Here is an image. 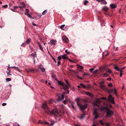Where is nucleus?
Listing matches in <instances>:
<instances>
[{
  "instance_id": "23",
  "label": "nucleus",
  "mask_w": 126,
  "mask_h": 126,
  "mask_svg": "<svg viewBox=\"0 0 126 126\" xmlns=\"http://www.w3.org/2000/svg\"><path fill=\"white\" fill-rule=\"evenodd\" d=\"M94 102L98 104H100L101 103V101H100L99 99H96Z\"/></svg>"
},
{
  "instance_id": "2",
  "label": "nucleus",
  "mask_w": 126,
  "mask_h": 126,
  "mask_svg": "<svg viewBox=\"0 0 126 126\" xmlns=\"http://www.w3.org/2000/svg\"><path fill=\"white\" fill-rule=\"evenodd\" d=\"M77 105L79 107L80 110L81 111L84 110L87 108V104L86 103L81 105L80 103H77Z\"/></svg>"
},
{
  "instance_id": "47",
  "label": "nucleus",
  "mask_w": 126,
  "mask_h": 126,
  "mask_svg": "<svg viewBox=\"0 0 126 126\" xmlns=\"http://www.w3.org/2000/svg\"><path fill=\"white\" fill-rule=\"evenodd\" d=\"M98 2H101L105 1L106 0H96Z\"/></svg>"
},
{
  "instance_id": "4",
  "label": "nucleus",
  "mask_w": 126,
  "mask_h": 126,
  "mask_svg": "<svg viewBox=\"0 0 126 126\" xmlns=\"http://www.w3.org/2000/svg\"><path fill=\"white\" fill-rule=\"evenodd\" d=\"M65 93H63L62 94H58L56 95V96L58 97L59 98L57 99V101H59L62 100L63 99L64 96V95Z\"/></svg>"
},
{
  "instance_id": "44",
  "label": "nucleus",
  "mask_w": 126,
  "mask_h": 126,
  "mask_svg": "<svg viewBox=\"0 0 126 126\" xmlns=\"http://www.w3.org/2000/svg\"><path fill=\"white\" fill-rule=\"evenodd\" d=\"M95 115V117H94L95 119L99 117V116L98 115H97V114L95 115Z\"/></svg>"
},
{
  "instance_id": "26",
  "label": "nucleus",
  "mask_w": 126,
  "mask_h": 126,
  "mask_svg": "<svg viewBox=\"0 0 126 126\" xmlns=\"http://www.w3.org/2000/svg\"><path fill=\"white\" fill-rule=\"evenodd\" d=\"M55 123V122L53 121H51V123L50 125L48 126H53Z\"/></svg>"
},
{
  "instance_id": "53",
  "label": "nucleus",
  "mask_w": 126,
  "mask_h": 126,
  "mask_svg": "<svg viewBox=\"0 0 126 126\" xmlns=\"http://www.w3.org/2000/svg\"><path fill=\"white\" fill-rule=\"evenodd\" d=\"M65 52L66 53H67V54H69L70 53L69 52L67 51V50L66 49L65 51Z\"/></svg>"
},
{
  "instance_id": "46",
  "label": "nucleus",
  "mask_w": 126,
  "mask_h": 126,
  "mask_svg": "<svg viewBox=\"0 0 126 126\" xmlns=\"http://www.w3.org/2000/svg\"><path fill=\"white\" fill-rule=\"evenodd\" d=\"M77 77L78 78H79V79H82V78H81V77H80L78 75H77Z\"/></svg>"
},
{
  "instance_id": "45",
  "label": "nucleus",
  "mask_w": 126,
  "mask_h": 126,
  "mask_svg": "<svg viewBox=\"0 0 126 126\" xmlns=\"http://www.w3.org/2000/svg\"><path fill=\"white\" fill-rule=\"evenodd\" d=\"M62 58V57L61 56H59L58 57V59L59 60V61H60L61 59Z\"/></svg>"
},
{
  "instance_id": "6",
  "label": "nucleus",
  "mask_w": 126,
  "mask_h": 126,
  "mask_svg": "<svg viewBox=\"0 0 126 126\" xmlns=\"http://www.w3.org/2000/svg\"><path fill=\"white\" fill-rule=\"evenodd\" d=\"M108 109V108L106 107L101 106L100 108V110L102 112H104L105 111H106Z\"/></svg>"
},
{
  "instance_id": "60",
  "label": "nucleus",
  "mask_w": 126,
  "mask_h": 126,
  "mask_svg": "<svg viewBox=\"0 0 126 126\" xmlns=\"http://www.w3.org/2000/svg\"><path fill=\"white\" fill-rule=\"evenodd\" d=\"M66 100V101H69L70 102V103L71 102V101L70 100V99L69 98H67Z\"/></svg>"
},
{
  "instance_id": "63",
  "label": "nucleus",
  "mask_w": 126,
  "mask_h": 126,
  "mask_svg": "<svg viewBox=\"0 0 126 126\" xmlns=\"http://www.w3.org/2000/svg\"><path fill=\"white\" fill-rule=\"evenodd\" d=\"M105 124L107 126H110L109 123H105Z\"/></svg>"
},
{
  "instance_id": "62",
  "label": "nucleus",
  "mask_w": 126,
  "mask_h": 126,
  "mask_svg": "<svg viewBox=\"0 0 126 126\" xmlns=\"http://www.w3.org/2000/svg\"><path fill=\"white\" fill-rule=\"evenodd\" d=\"M6 105V104L5 103H3L2 104V105L3 106H4Z\"/></svg>"
},
{
  "instance_id": "36",
  "label": "nucleus",
  "mask_w": 126,
  "mask_h": 126,
  "mask_svg": "<svg viewBox=\"0 0 126 126\" xmlns=\"http://www.w3.org/2000/svg\"><path fill=\"white\" fill-rule=\"evenodd\" d=\"M65 82L67 84V85H68V86H70V84L68 83V81L67 80H65Z\"/></svg>"
},
{
  "instance_id": "9",
  "label": "nucleus",
  "mask_w": 126,
  "mask_h": 126,
  "mask_svg": "<svg viewBox=\"0 0 126 126\" xmlns=\"http://www.w3.org/2000/svg\"><path fill=\"white\" fill-rule=\"evenodd\" d=\"M56 41L54 39L51 40L50 41L51 44L53 45H55L56 44Z\"/></svg>"
},
{
  "instance_id": "50",
  "label": "nucleus",
  "mask_w": 126,
  "mask_h": 126,
  "mask_svg": "<svg viewBox=\"0 0 126 126\" xmlns=\"http://www.w3.org/2000/svg\"><path fill=\"white\" fill-rule=\"evenodd\" d=\"M86 94L87 95L89 96H90L91 95L90 93L89 92H87L86 93Z\"/></svg>"
},
{
  "instance_id": "3",
  "label": "nucleus",
  "mask_w": 126,
  "mask_h": 126,
  "mask_svg": "<svg viewBox=\"0 0 126 126\" xmlns=\"http://www.w3.org/2000/svg\"><path fill=\"white\" fill-rule=\"evenodd\" d=\"M106 117H110L113 114V112L111 110L108 109L106 111Z\"/></svg>"
},
{
  "instance_id": "11",
  "label": "nucleus",
  "mask_w": 126,
  "mask_h": 126,
  "mask_svg": "<svg viewBox=\"0 0 126 126\" xmlns=\"http://www.w3.org/2000/svg\"><path fill=\"white\" fill-rule=\"evenodd\" d=\"M62 86L63 87V89L65 90H67L68 89V87L70 86H68L67 85H66L64 83Z\"/></svg>"
},
{
  "instance_id": "7",
  "label": "nucleus",
  "mask_w": 126,
  "mask_h": 126,
  "mask_svg": "<svg viewBox=\"0 0 126 126\" xmlns=\"http://www.w3.org/2000/svg\"><path fill=\"white\" fill-rule=\"evenodd\" d=\"M26 70L28 72H33L35 71V69L33 68H28L26 69Z\"/></svg>"
},
{
  "instance_id": "16",
  "label": "nucleus",
  "mask_w": 126,
  "mask_h": 126,
  "mask_svg": "<svg viewBox=\"0 0 126 126\" xmlns=\"http://www.w3.org/2000/svg\"><path fill=\"white\" fill-rule=\"evenodd\" d=\"M102 9L104 11H108V7L107 6H104L102 8Z\"/></svg>"
},
{
  "instance_id": "29",
  "label": "nucleus",
  "mask_w": 126,
  "mask_h": 126,
  "mask_svg": "<svg viewBox=\"0 0 126 126\" xmlns=\"http://www.w3.org/2000/svg\"><path fill=\"white\" fill-rule=\"evenodd\" d=\"M99 122L100 123V124L102 125H103L104 124H105V123H103V122L101 120H99Z\"/></svg>"
},
{
  "instance_id": "64",
  "label": "nucleus",
  "mask_w": 126,
  "mask_h": 126,
  "mask_svg": "<svg viewBox=\"0 0 126 126\" xmlns=\"http://www.w3.org/2000/svg\"><path fill=\"white\" fill-rule=\"evenodd\" d=\"M80 86H80V85H78L77 86V87H78V89L79 90H80V89L81 88Z\"/></svg>"
},
{
  "instance_id": "37",
  "label": "nucleus",
  "mask_w": 126,
  "mask_h": 126,
  "mask_svg": "<svg viewBox=\"0 0 126 126\" xmlns=\"http://www.w3.org/2000/svg\"><path fill=\"white\" fill-rule=\"evenodd\" d=\"M11 80V79L10 78H7L6 79V80L7 81H10Z\"/></svg>"
},
{
  "instance_id": "33",
  "label": "nucleus",
  "mask_w": 126,
  "mask_h": 126,
  "mask_svg": "<svg viewBox=\"0 0 126 126\" xmlns=\"http://www.w3.org/2000/svg\"><path fill=\"white\" fill-rule=\"evenodd\" d=\"M20 4L23 7L25 8V4L24 2H21L20 3Z\"/></svg>"
},
{
  "instance_id": "42",
  "label": "nucleus",
  "mask_w": 126,
  "mask_h": 126,
  "mask_svg": "<svg viewBox=\"0 0 126 126\" xmlns=\"http://www.w3.org/2000/svg\"><path fill=\"white\" fill-rule=\"evenodd\" d=\"M107 72L109 74H110L111 73V71L110 69H109L107 71Z\"/></svg>"
},
{
  "instance_id": "61",
  "label": "nucleus",
  "mask_w": 126,
  "mask_h": 126,
  "mask_svg": "<svg viewBox=\"0 0 126 126\" xmlns=\"http://www.w3.org/2000/svg\"><path fill=\"white\" fill-rule=\"evenodd\" d=\"M60 63V61H58L57 62V65L59 66Z\"/></svg>"
},
{
  "instance_id": "19",
  "label": "nucleus",
  "mask_w": 126,
  "mask_h": 126,
  "mask_svg": "<svg viewBox=\"0 0 126 126\" xmlns=\"http://www.w3.org/2000/svg\"><path fill=\"white\" fill-rule=\"evenodd\" d=\"M97 109H94V111L93 113V114L94 115L97 114Z\"/></svg>"
},
{
  "instance_id": "35",
  "label": "nucleus",
  "mask_w": 126,
  "mask_h": 126,
  "mask_svg": "<svg viewBox=\"0 0 126 126\" xmlns=\"http://www.w3.org/2000/svg\"><path fill=\"white\" fill-rule=\"evenodd\" d=\"M64 26H65L64 25H62L60 27V28H61V29L63 30L64 29H63V28L64 27Z\"/></svg>"
},
{
  "instance_id": "39",
  "label": "nucleus",
  "mask_w": 126,
  "mask_h": 126,
  "mask_svg": "<svg viewBox=\"0 0 126 126\" xmlns=\"http://www.w3.org/2000/svg\"><path fill=\"white\" fill-rule=\"evenodd\" d=\"M8 6V5L6 4L4 5H3L2 6V7L3 8H6Z\"/></svg>"
},
{
  "instance_id": "13",
  "label": "nucleus",
  "mask_w": 126,
  "mask_h": 126,
  "mask_svg": "<svg viewBox=\"0 0 126 126\" xmlns=\"http://www.w3.org/2000/svg\"><path fill=\"white\" fill-rule=\"evenodd\" d=\"M114 68L118 71H119L121 73L123 72V71L122 70L120 69V68H118V66H115L114 67Z\"/></svg>"
},
{
  "instance_id": "24",
  "label": "nucleus",
  "mask_w": 126,
  "mask_h": 126,
  "mask_svg": "<svg viewBox=\"0 0 126 126\" xmlns=\"http://www.w3.org/2000/svg\"><path fill=\"white\" fill-rule=\"evenodd\" d=\"M31 56L33 57V58H35V57L36 56V52L32 53L31 54Z\"/></svg>"
},
{
  "instance_id": "58",
  "label": "nucleus",
  "mask_w": 126,
  "mask_h": 126,
  "mask_svg": "<svg viewBox=\"0 0 126 126\" xmlns=\"http://www.w3.org/2000/svg\"><path fill=\"white\" fill-rule=\"evenodd\" d=\"M7 75H11V74H10V71L9 72H7Z\"/></svg>"
},
{
  "instance_id": "8",
  "label": "nucleus",
  "mask_w": 126,
  "mask_h": 126,
  "mask_svg": "<svg viewBox=\"0 0 126 126\" xmlns=\"http://www.w3.org/2000/svg\"><path fill=\"white\" fill-rule=\"evenodd\" d=\"M38 68L39 69H40L42 72H44L45 71V69L43 66L42 65H40L39 67Z\"/></svg>"
},
{
  "instance_id": "21",
  "label": "nucleus",
  "mask_w": 126,
  "mask_h": 126,
  "mask_svg": "<svg viewBox=\"0 0 126 126\" xmlns=\"http://www.w3.org/2000/svg\"><path fill=\"white\" fill-rule=\"evenodd\" d=\"M62 57V58L63 59H65L66 58L68 59V58L66 57V55L65 54L61 56Z\"/></svg>"
},
{
  "instance_id": "17",
  "label": "nucleus",
  "mask_w": 126,
  "mask_h": 126,
  "mask_svg": "<svg viewBox=\"0 0 126 126\" xmlns=\"http://www.w3.org/2000/svg\"><path fill=\"white\" fill-rule=\"evenodd\" d=\"M80 86L82 87L83 88H86L87 87L84 84L81 83L80 84Z\"/></svg>"
},
{
  "instance_id": "55",
  "label": "nucleus",
  "mask_w": 126,
  "mask_h": 126,
  "mask_svg": "<svg viewBox=\"0 0 126 126\" xmlns=\"http://www.w3.org/2000/svg\"><path fill=\"white\" fill-rule=\"evenodd\" d=\"M108 85L109 87H111L112 86V84L111 83H110L108 84Z\"/></svg>"
},
{
  "instance_id": "31",
  "label": "nucleus",
  "mask_w": 126,
  "mask_h": 126,
  "mask_svg": "<svg viewBox=\"0 0 126 126\" xmlns=\"http://www.w3.org/2000/svg\"><path fill=\"white\" fill-rule=\"evenodd\" d=\"M47 11L46 10H45L42 13V14L43 15H45L47 12Z\"/></svg>"
},
{
  "instance_id": "57",
  "label": "nucleus",
  "mask_w": 126,
  "mask_h": 126,
  "mask_svg": "<svg viewBox=\"0 0 126 126\" xmlns=\"http://www.w3.org/2000/svg\"><path fill=\"white\" fill-rule=\"evenodd\" d=\"M66 101L65 100H64L63 101V103L65 104H67Z\"/></svg>"
},
{
  "instance_id": "30",
  "label": "nucleus",
  "mask_w": 126,
  "mask_h": 126,
  "mask_svg": "<svg viewBox=\"0 0 126 126\" xmlns=\"http://www.w3.org/2000/svg\"><path fill=\"white\" fill-rule=\"evenodd\" d=\"M13 126H19V125L16 123L13 124Z\"/></svg>"
},
{
  "instance_id": "1",
  "label": "nucleus",
  "mask_w": 126,
  "mask_h": 126,
  "mask_svg": "<svg viewBox=\"0 0 126 126\" xmlns=\"http://www.w3.org/2000/svg\"><path fill=\"white\" fill-rule=\"evenodd\" d=\"M42 107L46 113L48 114H54L55 116V118L56 120L58 121L60 120L62 113L61 111H58L56 109L53 110L51 111L47 106L46 102H45L43 104Z\"/></svg>"
},
{
  "instance_id": "28",
  "label": "nucleus",
  "mask_w": 126,
  "mask_h": 126,
  "mask_svg": "<svg viewBox=\"0 0 126 126\" xmlns=\"http://www.w3.org/2000/svg\"><path fill=\"white\" fill-rule=\"evenodd\" d=\"M77 67L79 69H83V66L79 65H78Z\"/></svg>"
},
{
  "instance_id": "38",
  "label": "nucleus",
  "mask_w": 126,
  "mask_h": 126,
  "mask_svg": "<svg viewBox=\"0 0 126 126\" xmlns=\"http://www.w3.org/2000/svg\"><path fill=\"white\" fill-rule=\"evenodd\" d=\"M80 98H77L76 99V101H77V103H78V102L79 101V100H80Z\"/></svg>"
},
{
  "instance_id": "32",
  "label": "nucleus",
  "mask_w": 126,
  "mask_h": 126,
  "mask_svg": "<svg viewBox=\"0 0 126 126\" xmlns=\"http://www.w3.org/2000/svg\"><path fill=\"white\" fill-rule=\"evenodd\" d=\"M109 76V75L106 74H103V76L104 77H107Z\"/></svg>"
},
{
  "instance_id": "5",
  "label": "nucleus",
  "mask_w": 126,
  "mask_h": 126,
  "mask_svg": "<svg viewBox=\"0 0 126 126\" xmlns=\"http://www.w3.org/2000/svg\"><path fill=\"white\" fill-rule=\"evenodd\" d=\"M114 98L112 97V96L110 95L108 97V100L110 101L113 104H115V102L114 101Z\"/></svg>"
},
{
  "instance_id": "51",
  "label": "nucleus",
  "mask_w": 126,
  "mask_h": 126,
  "mask_svg": "<svg viewBox=\"0 0 126 126\" xmlns=\"http://www.w3.org/2000/svg\"><path fill=\"white\" fill-rule=\"evenodd\" d=\"M71 106L72 107V108H73V109L75 110H76V109L75 108V107H74V106L73 105V104H71Z\"/></svg>"
},
{
  "instance_id": "54",
  "label": "nucleus",
  "mask_w": 126,
  "mask_h": 126,
  "mask_svg": "<svg viewBox=\"0 0 126 126\" xmlns=\"http://www.w3.org/2000/svg\"><path fill=\"white\" fill-rule=\"evenodd\" d=\"M100 99L106 100L107 99V98L105 97H102Z\"/></svg>"
},
{
  "instance_id": "25",
  "label": "nucleus",
  "mask_w": 126,
  "mask_h": 126,
  "mask_svg": "<svg viewBox=\"0 0 126 126\" xmlns=\"http://www.w3.org/2000/svg\"><path fill=\"white\" fill-rule=\"evenodd\" d=\"M44 121H42L41 120H39L38 122L39 124H44Z\"/></svg>"
},
{
  "instance_id": "12",
  "label": "nucleus",
  "mask_w": 126,
  "mask_h": 126,
  "mask_svg": "<svg viewBox=\"0 0 126 126\" xmlns=\"http://www.w3.org/2000/svg\"><path fill=\"white\" fill-rule=\"evenodd\" d=\"M10 68H14L16 69L17 70H18L19 72H22V71L21 70H20L19 68L18 67H16L15 66H12L11 67H10Z\"/></svg>"
},
{
  "instance_id": "27",
  "label": "nucleus",
  "mask_w": 126,
  "mask_h": 126,
  "mask_svg": "<svg viewBox=\"0 0 126 126\" xmlns=\"http://www.w3.org/2000/svg\"><path fill=\"white\" fill-rule=\"evenodd\" d=\"M100 88L103 90H105L106 89L105 87L103 85H101L100 86Z\"/></svg>"
},
{
  "instance_id": "43",
  "label": "nucleus",
  "mask_w": 126,
  "mask_h": 126,
  "mask_svg": "<svg viewBox=\"0 0 126 126\" xmlns=\"http://www.w3.org/2000/svg\"><path fill=\"white\" fill-rule=\"evenodd\" d=\"M50 54V56H51L52 58L53 59V60L55 62V63H57V62H56V60Z\"/></svg>"
},
{
  "instance_id": "20",
  "label": "nucleus",
  "mask_w": 126,
  "mask_h": 126,
  "mask_svg": "<svg viewBox=\"0 0 126 126\" xmlns=\"http://www.w3.org/2000/svg\"><path fill=\"white\" fill-rule=\"evenodd\" d=\"M57 83L58 84L62 86H63L64 83L63 82L61 81H59L58 80H57Z\"/></svg>"
},
{
  "instance_id": "41",
  "label": "nucleus",
  "mask_w": 126,
  "mask_h": 126,
  "mask_svg": "<svg viewBox=\"0 0 126 126\" xmlns=\"http://www.w3.org/2000/svg\"><path fill=\"white\" fill-rule=\"evenodd\" d=\"M89 1H87V0H86L84 2V4L85 5H86L87 3H88Z\"/></svg>"
},
{
  "instance_id": "15",
  "label": "nucleus",
  "mask_w": 126,
  "mask_h": 126,
  "mask_svg": "<svg viewBox=\"0 0 126 126\" xmlns=\"http://www.w3.org/2000/svg\"><path fill=\"white\" fill-rule=\"evenodd\" d=\"M110 6L112 9L116 7L115 4H111L110 5Z\"/></svg>"
},
{
  "instance_id": "49",
  "label": "nucleus",
  "mask_w": 126,
  "mask_h": 126,
  "mask_svg": "<svg viewBox=\"0 0 126 126\" xmlns=\"http://www.w3.org/2000/svg\"><path fill=\"white\" fill-rule=\"evenodd\" d=\"M51 77L53 78H55L56 77V76L54 74H53L51 76Z\"/></svg>"
},
{
  "instance_id": "59",
  "label": "nucleus",
  "mask_w": 126,
  "mask_h": 126,
  "mask_svg": "<svg viewBox=\"0 0 126 126\" xmlns=\"http://www.w3.org/2000/svg\"><path fill=\"white\" fill-rule=\"evenodd\" d=\"M86 88H90L91 87V86L90 85H88L87 87L86 86Z\"/></svg>"
},
{
  "instance_id": "40",
  "label": "nucleus",
  "mask_w": 126,
  "mask_h": 126,
  "mask_svg": "<svg viewBox=\"0 0 126 126\" xmlns=\"http://www.w3.org/2000/svg\"><path fill=\"white\" fill-rule=\"evenodd\" d=\"M114 93L115 94L116 96H117V94L116 93V90L115 89L113 90Z\"/></svg>"
},
{
  "instance_id": "10",
  "label": "nucleus",
  "mask_w": 126,
  "mask_h": 126,
  "mask_svg": "<svg viewBox=\"0 0 126 126\" xmlns=\"http://www.w3.org/2000/svg\"><path fill=\"white\" fill-rule=\"evenodd\" d=\"M62 38L63 40L66 43L68 42V39L65 36H63Z\"/></svg>"
},
{
  "instance_id": "22",
  "label": "nucleus",
  "mask_w": 126,
  "mask_h": 126,
  "mask_svg": "<svg viewBox=\"0 0 126 126\" xmlns=\"http://www.w3.org/2000/svg\"><path fill=\"white\" fill-rule=\"evenodd\" d=\"M97 103H96V102H94L93 103V105L94 107H95V106H96L98 108H99V106L97 104Z\"/></svg>"
},
{
  "instance_id": "48",
  "label": "nucleus",
  "mask_w": 126,
  "mask_h": 126,
  "mask_svg": "<svg viewBox=\"0 0 126 126\" xmlns=\"http://www.w3.org/2000/svg\"><path fill=\"white\" fill-rule=\"evenodd\" d=\"M39 47L41 50L42 51H43V49L41 45Z\"/></svg>"
},
{
  "instance_id": "52",
  "label": "nucleus",
  "mask_w": 126,
  "mask_h": 126,
  "mask_svg": "<svg viewBox=\"0 0 126 126\" xmlns=\"http://www.w3.org/2000/svg\"><path fill=\"white\" fill-rule=\"evenodd\" d=\"M94 69V68H92L91 69H89V71L90 72H92L93 71V70Z\"/></svg>"
},
{
  "instance_id": "14",
  "label": "nucleus",
  "mask_w": 126,
  "mask_h": 126,
  "mask_svg": "<svg viewBox=\"0 0 126 126\" xmlns=\"http://www.w3.org/2000/svg\"><path fill=\"white\" fill-rule=\"evenodd\" d=\"M31 39L30 38H29L27 39L26 41V42L24 43L25 45L29 44L31 41Z\"/></svg>"
},
{
  "instance_id": "18",
  "label": "nucleus",
  "mask_w": 126,
  "mask_h": 126,
  "mask_svg": "<svg viewBox=\"0 0 126 126\" xmlns=\"http://www.w3.org/2000/svg\"><path fill=\"white\" fill-rule=\"evenodd\" d=\"M25 15H27L28 16V17H30L31 18H32V19L34 18H31V17H32L31 16L30 14L27 13H25Z\"/></svg>"
},
{
  "instance_id": "34",
  "label": "nucleus",
  "mask_w": 126,
  "mask_h": 126,
  "mask_svg": "<svg viewBox=\"0 0 126 126\" xmlns=\"http://www.w3.org/2000/svg\"><path fill=\"white\" fill-rule=\"evenodd\" d=\"M102 2L101 3V4H107V2L106 1H102Z\"/></svg>"
},
{
  "instance_id": "56",
  "label": "nucleus",
  "mask_w": 126,
  "mask_h": 126,
  "mask_svg": "<svg viewBox=\"0 0 126 126\" xmlns=\"http://www.w3.org/2000/svg\"><path fill=\"white\" fill-rule=\"evenodd\" d=\"M45 125H49V124L47 122H44V124Z\"/></svg>"
}]
</instances>
